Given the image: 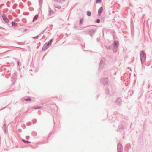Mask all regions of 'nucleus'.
I'll list each match as a JSON object with an SVG mask.
<instances>
[{"label": "nucleus", "instance_id": "5", "mask_svg": "<svg viewBox=\"0 0 152 152\" xmlns=\"http://www.w3.org/2000/svg\"><path fill=\"white\" fill-rule=\"evenodd\" d=\"M38 15H35V16H34V18H33V21L34 22V21L36 20L38 18Z\"/></svg>", "mask_w": 152, "mask_h": 152}, {"label": "nucleus", "instance_id": "1", "mask_svg": "<svg viewBox=\"0 0 152 152\" xmlns=\"http://www.w3.org/2000/svg\"><path fill=\"white\" fill-rule=\"evenodd\" d=\"M140 59L141 62L144 61L145 59L146 56L145 54L143 52H141L140 53Z\"/></svg>", "mask_w": 152, "mask_h": 152}, {"label": "nucleus", "instance_id": "2", "mask_svg": "<svg viewBox=\"0 0 152 152\" xmlns=\"http://www.w3.org/2000/svg\"><path fill=\"white\" fill-rule=\"evenodd\" d=\"M2 18L4 20L5 22L6 23H8L9 22V21L8 18H6V17H5L4 15H3L2 16Z\"/></svg>", "mask_w": 152, "mask_h": 152}, {"label": "nucleus", "instance_id": "3", "mask_svg": "<svg viewBox=\"0 0 152 152\" xmlns=\"http://www.w3.org/2000/svg\"><path fill=\"white\" fill-rule=\"evenodd\" d=\"M103 10V8L102 7H100L99 10L98 11V13L99 15H100L102 13Z\"/></svg>", "mask_w": 152, "mask_h": 152}, {"label": "nucleus", "instance_id": "4", "mask_svg": "<svg viewBox=\"0 0 152 152\" xmlns=\"http://www.w3.org/2000/svg\"><path fill=\"white\" fill-rule=\"evenodd\" d=\"M114 47H116L117 46V45H118V42L117 41H115L114 42Z\"/></svg>", "mask_w": 152, "mask_h": 152}, {"label": "nucleus", "instance_id": "11", "mask_svg": "<svg viewBox=\"0 0 152 152\" xmlns=\"http://www.w3.org/2000/svg\"><path fill=\"white\" fill-rule=\"evenodd\" d=\"M53 41V40L51 39L50 41L48 42V44H50V45L51 44V42Z\"/></svg>", "mask_w": 152, "mask_h": 152}, {"label": "nucleus", "instance_id": "15", "mask_svg": "<svg viewBox=\"0 0 152 152\" xmlns=\"http://www.w3.org/2000/svg\"><path fill=\"white\" fill-rule=\"evenodd\" d=\"M119 145H118V148L119 147Z\"/></svg>", "mask_w": 152, "mask_h": 152}, {"label": "nucleus", "instance_id": "13", "mask_svg": "<svg viewBox=\"0 0 152 152\" xmlns=\"http://www.w3.org/2000/svg\"><path fill=\"white\" fill-rule=\"evenodd\" d=\"M83 19H81V20H80V23H82V21H83Z\"/></svg>", "mask_w": 152, "mask_h": 152}, {"label": "nucleus", "instance_id": "12", "mask_svg": "<svg viewBox=\"0 0 152 152\" xmlns=\"http://www.w3.org/2000/svg\"><path fill=\"white\" fill-rule=\"evenodd\" d=\"M101 1V0H96V2L97 3H100Z\"/></svg>", "mask_w": 152, "mask_h": 152}, {"label": "nucleus", "instance_id": "6", "mask_svg": "<svg viewBox=\"0 0 152 152\" xmlns=\"http://www.w3.org/2000/svg\"><path fill=\"white\" fill-rule=\"evenodd\" d=\"M87 15L88 16H90L91 15V12L89 11H87Z\"/></svg>", "mask_w": 152, "mask_h": 152}, {"label": "nucleus", "instance_id": "9", "mask_svg": "<svg viewBox=\"0 0 152 152\" xmlns=\"http://www.w3.org/2000/svg\"><path fill=\"white\" fill-rule=\"evenodd\" d=\"M25 100L26 101H31V99L30 98H28L27 99H25Z\"/></svg>", "mask_w": 152, "mask_h": 152}, {"label": "nucleus", "instance_id": "7", "mask_svg": "<svg viewBox=\"0 0 152 152\" xmlns=\"http://www.w3.org/2000/svg\"><path fill=\"white\" fill-rule=\"evenodd\" d=\"M12 25L13 26H17V24L15 22H12Z\"/></svg>", "mask_w": 152, "mask_h": 152}, {"label": "nucleus", "instance_id": "8", "mask_svg": "<svg viewBox=\"0 0 152 152\" xmlns=\"http://www.w3.org/2000/svg\"><path fill=\"white\" fill-rule=\"evenodd\" d=\"M22 141H23V142H25V143H30V142H29V141H25V140H23H23H22Z\"/></svg>", "mask_w": 152, "mask_h": 152}, {"label": "nucleus", "instance_id": "10", "mask_svg": "<svg viewBox=\"0 0 152 152\" xmlns=\"http://www.w3.org/2000/svg\"><path fill=\"white\" fill-rule=\"evenodd\" d=\"M100 20L99 19H97L96 20V22L97 23H99L100 22Z\"/></svg>", "mask_w": 152, "mask_h": 152}, {"label": "nucleus", "instance_id": "14", "mask_svg": "<svg viewBox=\"0 0 152 152\" xmlns=\"http://www.w3.org/2000/svg\"><path fill=\"white\" fill-rule=\"evenodd\" d=\"M114 50V52H116V50Z\"/></svg>", "mask_w": 152, "mask_h": 152}]
</instances>
